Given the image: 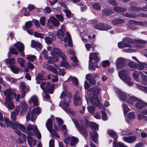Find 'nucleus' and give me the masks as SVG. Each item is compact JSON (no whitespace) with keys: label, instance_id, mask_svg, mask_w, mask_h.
<instances>
[{"label":"nucleus","instance_id":"nucleus-35","mask_svg":"<svg viewBox=\"0 0 147 147\" xmlns=\"http://www.w3.org/2000/svg\"><path fill=\"white\" fill-rule=\"evenodd\" d=\"M138 99L134 96H131L129 97V98L127 100V102L128 104L132 105L134 104V102H136Z\"/></svg>","mask_w":147,"mask_h":147},{"label":"nucleus","instance_id":"nucleus-7","mask_svg":"<svg viewBox=\"0 0 147 147\" xmlns=\"http://www.w3.org/2000/svg\"><path fill=\"white\" fill-rule=\"evenodd\" d=\"M73 121L76 127L77 128V129L85 137L88 136V131L82 125L78 123L76 119H73Z\"/></svg>","mask_w":147,"mask_h":147},{"label":"nucleus","instance_id":"nucleus-41","mask_svg":"<svg viewBox=\"0 0 147 147\" xmlns=\"http://www.w3.org/2000/svg\"><path fill=\"white\" fill-rule=\"evenodd\" d=\"M107 134L111 136L115 139H116L118 137V135L115 133L111 130H109L107 132Z\"/></svg>","mask_w":147,"mask_h":147},{"label":"nucleus","instance_id":"nucleus-6","mask_svg":"<svg viewBox=\"0 0 147 147\" xmlns=\"http://www.w3.org/2000/svg\"><path fill=\"white\" fill-rule=\"evenodd\" d=\"M94 60L96 63L99 61V59L97 57L96 53H90L89 54V61L90 62L89 63V69L90 70L92 69L94 71L95 70V67H98L96 63L94 65L93 63L92 60Z\"/></svg>","mask_w":147,"mask_h":147},{"label":"nucleus","instance_id":"nucleus-38","mask_svg":"<svg viewBox=\"0 0 147 147\" xmlns=\"http://www.w3.org/2000/svg\"><path fill=\"white\" fill-rule=\"evenodd\" d=\"M4 62L7 64H9L10 66L13 65H12L14 64L15 60L13 58L11 59L7 58L4 60Z\"/></svg>","mask_w":147,"mask_h":147},{"label":"nucleus","instance_id":"nucleus-20","mask_svg":"<svg viewBox=\"0 0 147 147\" xmlns=\"http://www.w3.org/2000/svg\"><path fill=\"white\" fill-rule=\"evenodd\" d=\"M128 73L127 70H123L118 72V75L120 78L123 80L127 78L128 76H130L128 75Z\"/></svg>","mask_w":147,"mask_h":147},{"label":"nucleus","instance_id":"nucleus-26","mask_svg":"<svg viewBox=\"0 0 147 147\" xmlns=\"http://www.w3.org/2000/svg\"><path fill=\"white\" fill-rule=\"evenodd\" d=\"M55 85L54 84L51 85L50 82H48L47 84V85L45 87L46 90H47L51 94H52L53 92V90Z\"/></svg>","mask_w":147,"mask_h":147},{"label":"nucleus","instance_id":"nucleus-42","mask_svg":"<svg viewBox=\"0 0 147 147\" xmlns=\"http://www.w3.org/2000/svg\"><path fill=\"white\" fill-rule=\"evenodd\" d=\"M11 53L16 55H17L18 54V52L17 51V50L16 49L12 48H11L9 50V51L8 53V56L9 57H10Z\"/></svg>","mask_w":147,"mask_h":147},{"label":"nucleus","instance_id":"nucleus-62","mask_svg":"<svg viewBox=\"0 0 147 147\" xmlns=\"http://www.w3.org/2000/svg\"><path fill=\"white\" fill-rule=\"evenodd\" d=\"M101 112L102 114V119L104 121H106L107 120V117L106 113L103 111H101Z\"/></svg>","mask_w":147,"mask_h":147},{"label":"nucleus","instance_id":"nucleus-8","mask_svg":"<svg viewBox=\"0 0 147 147\" xmlns=\"http://www.w3.org/2000/svg\"><path fill=\"white\" fill-rule=\"evenodd\" d=\"M86 80L88 81L89 83L92 85H95L96 83V81L95 78L100 79V77L99 75L96 74H88L86 76Z\"/></svg>","mask_w":147,"mask_h":147},{"label":"nucleus","instance_id":"nucleus-46","mask_svg":"<svg viewBox=\"0 0 147 147\" xmlns=\"http://www.w3.org/2000/svg\"><path fill=\"white\" fill-rule=\"evenodd\" d=\"M17 61L20 63L21 67H24L26 62L23 59L18 58Z\"/></svg>","mask_w":147,"mask_h":147},{"label":"nucleus","instance_id":"nucleus-22","mask_svg":"<svg viewBox=\"0 0 147 147\" xmlns=\"http://www.w3.org/2000/svg\"><path fill=\"white\" fill-rule=\"evenodd\" d=\"M37 115L32 112H28L27 113L26 117V120L27 121H29L30 120L33 121L36 119Z\"/></svg>","mask_w":147,"mask_h":147},{"label":"nucleus","instance_id":"nucleus-52","mask_svg":"<svg viewBox=\"0 0 147 147\" xmlns=\"http://www.w3.org/2000/svg\"><path fill=\"white\" fill-rule=\"evenodd\" d=\"M103 13L105 15H109L113 13V11L111 9H106L103 10Z\"/></svg>","mask_w":147,"mask_h":147},{"label":"nucleus","instance_id":"nucleus-1","mask_svg":"<svg viewBox=\"0 0 147 147\" xmlns=\"http://www.w3.org/2000/svg\"><path fill=\"white\" fill-rule=\"evenodd\" d=\"M64 90L61 94L60 98L61 101L59 105L66 112L73 114V111L69 107V103L72 94L71 93H68L67 88L65 85L63 86Z\"/></svg>","mask_w":147,"mask_h":147},{"label":"nucleus","instance_id":"nucleus-13","mask_svg":"<svg viewBox=\"0 0 147 147\" xmlns=\"http://www.w3.org/2000/svg\"><path fill=\"white\" fill-rule=\"evenodd\" d=\"M65 29L64 25L63 24L61 26L60 29L57 32L56 36L61 40H63V38L65 35Z\"/></svg>","mask_w":147,"mask_h":147},{"label":"nucleus","instance_id":"nucleus-14","mask_svg":"<svg viewBox=\"0 0 147 147\" xmlns=\"http://www.w3.org/2000/svg\"><path fill=\"white\" fill-rule=\"evenodd\" d=\"M47 22L48 25L52 24L55 27H57L59 25V22L54 16H51L48 19Z\"/></svg>","mask_w":147,"mask_h":147},{"label":"nucleus","instance_id":"nucleus-27","mask_svg":"<svg viewBox=\"0 0 147 147\" xmlns=\"http://www.w3.org/2000/svg\"><path fill=\"white\" fill-rule=\"evenodd\" d=\"M90 134L91 138L94 142L97 143V138L98 136V133L94 131L92 132H90Z\"/></svg>","mask_w":147,"mask_h":147},{"label":"nucleus","instance_id":"nucleus-34","mask_svg":"<svg viewBox=\"0 0 147 147\" xmlns=\"http://www.w3.org/2000/svg\"><path fill=\"white\" fill-rule=\"evenodd\" d=\"M66 81L72 82L73 84L75 85H77L78 83V79L75 77L70 76Z\"/></svg>","mask_w":147,"mask_h":147},{"label":"nucleus","instance_id":"nucleus-9","mask_svg":"<svg viewBox=\"0 0 147 147\" xmlns=\"http://www.w3.org/2000/svg\"><path fill=\"white\" fill-rule=\"evenodd\" d=\"M46 126L48 130L49 131L51 134L57 138L59 136L57 134V132L53 129V122L51 119H49L46 123Z\"/></svg>","mask_w":147,"mask_h":147},{"label":"nucleus","instance_id":"nucleus-30","mask_svg":"<svg viewBox=\"0 0 147 147\" xmlns=\"http://www.w3.org/2000/svg\"><path fill=\"white\" fill-rule=\"evenodd\" d=\"M70 145L71 146L75 147L77 144L78 140L74 137H70Z\"/></svg>","mask_w":147,"mask_h":147},{"label":"nucleus","instance_id":"nucleus-21","mask_svg":"<svg viewBox=\"0 0 147 147\" xmlns=\"http://www.w3.org/2000/svg\"><path fill=\"white\" fill-rule=\"evenodd\" d=\"M12 99L5 98V105L9 109H13L15 107L12 101Z\"/></svg>","mask_w":147,"mask_h":147},{"label":"nucleus","instance_id":"nucleus-29","mask_svg":"<svg viewBox=\"0 0 147 147\" xmlns=\"http://www.w3.org/2000/svg\"><path fill=\"white\" fill-rule=\"evenodd\" d=\"M124 20L122 19L118 18L112 20V24L114 25H117L124 23Z\"/></svg>","mask_w":147,"mask_h":147},{"label":"nucleus","instance_id":"nucleus-11","mask_svg":"<svg viewBox=\"0 0 147 147\" xmlns=\"http://www.w3.org/2000/svg\"><path fill=\"white\" fill-rule=\"evenodd\" d=\"M125 59L122 57H119L117 60L116 64L117 68L119 69H120L123 68L125 64Z\"/></svg>","mask_w":147,"mask_h":147},{"label":"nucleus","instance_id":"nucleus-5","mask_svg":"<svg viewBox=\"0 0 147 147\" xmlns=\"http://www.w3.org/2000/svg\"><path fill=\"white\" fill-rule=\"evenodd\" d=\"M27 130L26 133L32 136L35 135L39 139L41 138V135L39 132L36 126L34 127L33 125L28 124L27 126Z\"/></svg>","mask_w":147,"mask_h":147},{"label":"nucleus","instance_id":"nucleus-53","mask_svg":"<svg viewBox=\"0 0 147 147\" xmlns=\"http://www.w3.org/2000/svg\"><path fill=\"white\" fill-rule=\"evenodd\" d=\"M41 110L40 107H38L34 108L32 110V112L35 115L39 114L41 112Z\"/></svg>","mask_w":147,"mask_h":147},{"label":"nucleus","instance_id":"nucleus-45","mask_svg":"<svg viewBox=\"0 0 147 147\" xmlns=\"http://www.w3.org/2000/svg\"><path fill=\"white\" fill-rule=\"evenodd\" d=\"M58 58L56 57H50L48 60V62L50 63H53L58 61Z\"/></svg>","mask_w":147,"mask_h":147},{"label":"nucleus","instance_id":"nucleus-3","mask_svg":"<svg viewBox=\"0 0 147 147\" xmlns=\"http://www.w3.org/2000/svg\"><path fill=\"white\" fill-rule=\"evenodd\" d=\"M21 107H22V111L24 112H26L28 109V105L24 102H22L20 104V106H16L15 109L11 112V120L13 122H16V116L18 115Z\"/></svg>","mask_w":147,"mask_h":147},{"label":"nucleus","instance_id":"nucleus-55","mask_svg":"<svg viewBox=\"0 0 147 147\" xmlns=\"http://www.w3.org/2000/svg\"><path fill=\"white\" fill-rule=\"evenodd\" d=\"M45 40L47 44H51L53 41V39L52 38H51L50 37L48 36H46L45 37Z\"/></svg>","mask_w":147,"mask_h":147},{"label":"nucleus","instance_id":"nucleus-48","mask_svg":"<svg viewBox=\"0 0 147 147\" xmlns=\"http://www.w3.org/2000/svg\"><path fill=\"white\" fill-rule=\"evenodd\" d=\"M43 78L42 75L40 73L39 74L38 76L36 78V83L38 84H40V81L42 80Z\"/></svg>","mask_w":147,"mask_h":147},{"label":"nucleus","instance_id":"nucleus-33","mask_svg":"<svg viewBox=\"0 0 147 147\" xmlns=\"http://www.w3.org/2000/svg\"><path fill=\"white\" fill-rule=\"evenodd\" d=\"M118 47L119 48H121L123 47H131V45L129 44H126L124 41V40L123 41L120 42L118 43Z\"/></svg>","mask_w":147,"mask_h":147},{"label":"nucleus","instance_id":"nucleus-4","mask_svg":"<svg viewBox=\"0 0 147 147\" xmlns=\"http://www.w3.org/2000/svg\"><path fill=\"white\" fill-rule=\"evenodd\" d=\"M101 90L100 88L96 86H93L89 90V91L92 92L93 94L92 97L90 99V102L94 105L99 104L97 95L100 92Z\"/></svg>","mask_w":147,"mask_h":147},{"label":"nucleus","instance_id":"nucleus-51","mask_svg":"<svg viewBox=\"0 0 147 147\" xmlns=\"http://www.w3.org/2000/svg\"><path fill=\"white\" fill-rule=\"evenodd\" d=\"M34 35L35 37L40 38H43L45 36L44 34L39 33L36 32H34Z\"/></svg>","mask_w":147,"mask_h":147},{"label":"nucleus","instance_id":"nucleus-44","mask_svg":"<svg viewBox=\"0 0 147 147\" xmlns=\"http://www.w3.org/2000/svg\"><path fill=\"white\" fill-rule=\"evenodd\" d=\"M47 69L48 70L52 72L54 74H58V72L57 71V69L52 65L48 66Z\"/></svg>","mask_w":147,"mask_h":147},{"label":"nucleus","instance_id":"nucleus-59","mask_svg":"<svg viewBox=\"0 0 147 147\" xmlns=\"http://www.w3.org/2000/svg\"><path fill=\"white\" fill-rule=\"evenodd\" d=\"M114 146L113 147H127L124 145V144L121 143H119L117 144L116 142L114 141L113 142Z\"/></svg>","mask_w":147,"mask_h":147},{"label":"nucleus","instance_id":"nucleus-49","mask_svg":"<svg viewBox=\"0 0 147 147\" xmlns=\"http://www.w3.org/2000/svg\"><path fill=\"white\" fill-rule=\"evenodd\" d=\"M131 78L130 76H128L127 78L123 80V81L125 82H126L127 84L129 86H131L133 84L132 82L130 81Z\"/></svg>","mask_w":147,"mask_h":147},{"label":"nucleus","instance_id":"nucleus-16","mask_svg":"<svg viewBox=\"0 0 147 147\" xmlns=\"http://www.w3.org/2000/svg\"><path fill=\"white\" fill-rule=\"evenodd\" d=\"M4 95L7 96L6 98L12 99L13 97H16V94L12 92L11 89L9 88L3 92Z\"/></svg>","mask_w":147,"mask_h":147},{"label":"nucleus","instance_id":"nucleus-37","mask_svg":"<svg viewBox=\"0 0 147 147\" xmlns=\"http://www.w3.org/2000/svg\"><path fill=\"white\" fill-rule=\"evenodd\" d=\"M9 67L13 73L15 74H18L19 71L20 67H19L14 65H11L9 66Z\"/></svg>","mask_w":147,"mask_h":147},{"label":"nucleus","instance_id":"nucleus-56","mask_svg":"<svg viewBox=\"0 0 147 147\" xmlns=\"http://www.w3.org/2000/svg\"><path fill=\"white\" fill-rule=\"evenodd\" d=\"M33 25L32 22L31 21H29L26 22L25 23V26L26 29H24L25 30H26V29L28 28H30Z\"/></svg>","mask_w":147,"mask_h":147},{"label":"nucleus","instance_id":"nucleus-18","mask_svg":"<svg viewBox=\"0 0 147 147\" xmlns=\"http://www.w3.org/2000/svg\"><path fill=\"white\" fill-rule=\"evenodd\" d=\"M51 54L53 57H57L60 56L61 57L62 54H64L62 53L61 51L59 49L57 48H54L53 51L51 53Z\"/></svg>","mask_w":147,"mask_h":147},{"label":"nucleus","instance_id":"nucleus-60","mask_svg":"<svg viewBox=\"0 0 147 147\" xmlns=\"http://www.w3.org/2000/svg\"><path fill=\"white\" fill-rule=\"evenodd\" d=\"M5 79L7 81L10 82L12 83H15L17 81L16 79L13 78L11 77L6 78Z\"/></svg>","mask_w":147,"mask_h":147},{"label":"nucleus","instance_id":"nucleus-50","mask_svg":"<svg viewBox=\"0 0 147 147\" xmlns=\"http://www.w3.org/2000/svg\"><path fill=\"white\" fill-rule=\"evenodd\" d=\"M71 58L74 62V63L73 64V65L74 66H78V61L77 57L75 56H73L71 57Z\"/></svg>","mask_w":147,"mask_h":147},{"label":"nucleus","instance_id":"nucleus-43","mask_svg":"<svg viewBox=\"0 0 147 147\" xmlns=\"http://www.w3.org/2000/svg\"><path fill=\"white\" fill-rule=\"evenodd\" d=\"M140 9V7H136L134 6H131L128 8V10L129 11H134L135 12H138L139 11V9Z\"/></svg>","mask_w":147,"mask_h":147},{"label":"nucleus","instance_id":"nucleus-39","mask_svg":"<svg viewBox=\"0 0 147 147\" xmlns=\"http://www.w3.org/2000/svg\"><path fill=\"white\" fill-rule=\"evenodd\" d=\"M120 99L122 101H125L127 97V95L124 92L121 91H119L118 93Z\"/></svg>","mask_w":147,"mask_h":147},{"label":"nucleus","instance_id":"nucleus-28","mask_svg":"<svg viewBox=\"0 0 147 147\" xmlns=\"http://www.w3.org/2000/svg\"><path fill=\"white\" fill-rule=\"evenodd\" d=\"M85 125L90 127L92 129H96L98 128V127L95 123L88 121H86Z\"/></svg>","mask_w":147,"mask_h":147},{"label":"nucleus","instance_id":"nucleus-10","mask_svg":"<svg viewBox=\"0 0 147 147\" xmlns=\"http://www.w3.org/2000/svg\"><path fill=\"white\" fill-rule=\"evenodd\" d=\"M82 94L81 92L78 91L76 92L73 97L74 100V103L75 105L78 106L82 104Z\"/></svg>","mask_w":147,"mask_h":147},{"label":"nucleus","instance_id":"nucleus-19","mask_svg":"<svg viewBox=\"0 0 147 147\" xmlns=\"http://www.w3.org/2000/svg\"><path fill=\"white\" fill-rule=\"evenodd\" d=\"M136 137L134 135L128 137H124L123 138V140L129 143H133L136 140Z\"/></svg>","mask_w":147,"mask_h":147},{"label":"nucleus","instance_id":"nucleus-63","mask_svg":"<svg viewBox=\"0 0 147 147\" xmlns=\"http://www.w3.org/2000/svg\"><path fill=\"white\" fill-rule=\"evenodd\" d=\"M55 119L57 120L59 126H60L63 123V120L61 118L57 117Z\"/></svg>","mask_w":147,"mask_h":147},{"label":"nucleus","instance_id":"nucleus-24","mask_svg":"<svg viewBox=\"0 0 147 147\" xmlns=\"http://www.w3.org/2000/svg\"><path fill=\"white\" fill-rule=\"evenodd\" d=\"M28 102L30 105L33 103L34 105L33 107L37 106L39 105L38 98L35 96H32L29 100Z\"/></svg>","mask_w":147,"mask_h":147},{"label":"nucleus","instance_id":"nucleus-36","mask_svg":"<svg viewBox=\"0 0 147 147\" xmlns=\"http://www.w3.org/2000/svg\"><path fill=\"white\" fill-rule=\"evenodd\" d=\"M31 47L33 48L37 47L40 48L41 47V44L37 41H36L34 40H32L31 44Z\"/></svg>","mask_w":147,"mask_h":147},{"label":"nucleus","instance_id":"nucleus-40","mask_svg":"<svg viewBox=\"0 0 147 147\" xmlns=\"http://www.w3.org/2000/svg\"><path fill=\"white\" fill-rule=\"evenodd\" d=\"M92 6L95 10H99L101 9V5L100 3L96 2L92 4Z\"/></svg>","mask_w":147,"mask_h":147},{"label":"nucleus","instance_id":"nucleus-54","mask_svg":"<svg viewBox=\"0 0 147 147\" xmlns=\"http://www.w3.org/2000/svg\"><path fill=\"white\" fill-rule=\"evenodd\" d=\"M144 63H140L139 64H136V69L138 70H141L143 69L144 68Z\"/></svg>","mask_w":147,"mask_h":147},{"label":"nucleus","instance_id":"nucleus-32","mask_svg":"<svg viewBox=\"0 0 147 147\" xmlns=\"http://www.w3.org/2000/svg\"><path fill=\"white\" fill-rule=\"evenodd\" d=\"M113 10L117 13H119L126 11L127 9L125 8L122 7L120 6H116L114 7Z\"/></svg>","mask_w":147,"mask_h":147},{"label":"nucleus","instance_id":"nucleus-57","mask_svg":"<svg viewBox=\"0 0 147 147\" xmlns=\"http://www.w3.org/2000/svg\"><path fill=\"white\" fill-rule=\"evenodd\" d=\"M122 106L123 108V111L124 112V114L125 115V114H126L127 112L130 110V109L125 104H123Z\"/></svg>","mask_w":147,"mask_h":147},{"label":"nucleus","instance_id":"nucleus-17","mask_svg":"<svg viewBox=\"0 0 147 147\" xmlns=\"http://www.w3.org/2000/svg\"><path fill=\"white\" fill-rule=\"evenodd\" d=\"M145 106H146L147 107V103L138 98L135 104L136 108L139 109H141L145 107Z\"/></svg>","mask_w":147,"mask_h":147},{"label":"nucleus","instance_id":"nucleus-47","mask_svg":"<svg viewBox=\"0 0 147 147\" xmlns=\"http://www.w3.org/2000/svg\"><path fill=\"white\" fill-rule=\"evenodd\" d=\"M104 24L100 23H98L97 25L94 26V28L100 30H103Z\"/></svg>","mask_w":147,"mask_h":147},{"label":"nucleus","instance_id":"nucleus-15","mask_svg":"<svg viewBox=\"0 0 147 147\" xmlns=\"http://www.w3.org/2000/svg\"><path fill=\"white\" fill-rule=\"evenodd\" d=\"M14 46L21 53V55L22 56H24V45L22 42H18L14 45Z\"/></svg>","mask_w":147,"mask_h":147},{"label":"nucleus","instance_id":"nucleus-25","mask_svg":"<svg viewBox=\"0 0 147 147\" xmlns=\"http://www.w3.org/2000/svg\"><path fill=\"white\" fill-rule=\"evenodd\" d=\"M27 140L29 146L31 147H33V145L35 146L36 144V141L35 140H33L32 137L29 135L27 136Z\"/></svg>","mask_w":147,"mask_h":147},{"label":"nucleus","instance_id":"nucleus-61","mask_svg":"<svg viewBox=\"0 0 147 147\" xmlns=\"http://www.w3.org/2000/svg\"><path fill=\"white\" fill-rule=\"evenodd\" d=\"M128 65L131 68L136 69V64L133 61L129 62L128 63Z\"/></svg>","mask_w":147,"mask_h":147},{"label":"nucleus","instance_id":"nucleus-2","mask_svg":"<svg viewBox=\"0 0 147 147\" xmlns=\"http://www.w3.org/2000/svg\"><path fill=\"white\" fill-rule=\"evenodd\" d=\"M5 122L7 124V127H9L12 128L16 129L14 130V132L19 136H22L24 139L26 138V135L22 133L19 130L16 129L18 127L21 131L26 133V130L25 127L24 125L18 123H12L7 118H5Z\"/></svg>","mask_w":147,"mask_h":147},{"label":"nucleus","instance_id":"nucleus-31","mask_svg":"<svg viewBox=\"0 0 147 147\" xmlns=\"http://www.w3.org/2000/svg\"><path fill=\"white\" fill-rule=\"evenodd\" d=\"M66 36L64 38V41L65 42H68L69 45V46H71L72 42L70 35L68 32H67Z\"/></svg>","mask_w":147,"mask_h":147},{"label":"nucleus","instance_id":"nucleus-64","mask_svg":"<svg viewBox=\"0 0 147 147\" xmlns=\"http://www.w3.org/2000/svg\"><path fill=\"white\" fill-rule=\"evenodd\" d=\"M135 115L132 112H130L127 114V117L130 120L133 119L135 118Z\"/></svg>","mask_w":147,"mask_h":147},{"label":"nucleus","instance_id":"nucleus-12","mask_svg":"<svg viewBox=\"0 0 147 147\" xmlns=\"http://www.w3.org/2000/svg\"><path fill=\"white\" fill-rule=\"evenodd\" d=\"M20 89L22 98L25 96L26 93H28L30 90L29 87L28 86H26L25 84L23 83H20Z\"/></svg>","mask_w":147,"mask_h":147},{"label":"nucleus","instance_id":"nucleus-23","mask_svg":"<svg viewBox=\"0 0 147 147\" xmlns=\"http://www.w3.org/2000/svg\"><path fill=\"white\" fill-rule=\"evenodd\" d=\"M61 55V58H62L63 61L61 62L60 66L66 68H68L69 67V65L67 61L66 56L65 54H62Z\"/></svg>","mask_w":147,"mask_h":147},{"label":"nucleus","instance_id":"nucleus-58","mask_svg":"<svg viewBox=\"0 0 147 147\" xmlns=\"http://www.w3.org/2000/svg\"><path fill=\"white\" fill-rule=\"evenodd\" d=\"M46 18L45 16L41 17L40 19V24L42 26H44L45 25Z\"/></svg>","mask_w":147,"mask_h":147}]
</instances>
